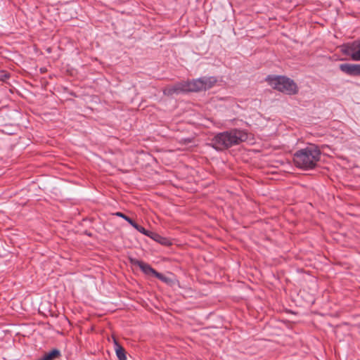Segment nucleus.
<instances>
[{
    "label": "nucleus",
    "mask_w": 360,
    "mask_h": 360,
    "mask_svg": "<svg viewBox=\"0 0 360 360\" xmlns=\"http://www.w3.org/2000/svg\"><path fill=\"white\" fill-rule=\"evenodd\" d=\"M248 138V134L245 131L233 129L217 134L212 139V145L215 149L222 150L245 141Z\"/></svg>",
    "instance_id": "1"
},
{
    "label": "nucleus",
    "mask_w": 360,
    "mask_h": 360,
    "mask_svg": "<svg viewBox=\"0 0 360 360\" xmlns=\"http://www.w3.org/2000/svg\"><path fill=\"white\" fill-rule=\"evenodd\" d=\"M321 151L314 145L297 151L293 158L295 165L302 169L314 168L320 160Z\"/></svg>",
    "instance_id": "2"
},
{
    "label": "nucleus",
    "mask_w": 360,
    "mask_h": 360,
    "mask_svg": "<svg viewBox=\"0 0 360 360\" xmlns=\"http://www.w3.org/2000/svg\"><path fill=\"white\" fill-rule=\"evenodd\" d=\"M266 80L274 89L288 95H295L298 92L296 83L284 76H268Z\"/></svg>",
    "instance_id": "3"
},
{
    "label": "nucleus",
    "mask_w": 360,
    "mask_h": 360,
    "mask_svg": "<svg viewBox=\"0 0 360 360\" xmlns=\"http://www.w3.org/2000/svg\"><path fill=\"white\" fill-rule=\"evenodd\" d=\"M341 51L354 61H360V41H355L341 46Z\"/></svg>",
    "instance_id": "4"
},
{
    "label": "nucleus",
    "mask_w": 360,
    "mask_h": 360,
    "mask_svg": "<svg viewBox=\"0 0 360 360\" xmlns=\"http://www.w3.org/2000/svg\"><path fill=\"white\" fill-rule=\"evenodd\" d=\"M340 70L351 76H360V64L343 63L339 66Z\"/></svg>",
    "instance_id": "5"
},
{
    "label": "nucleus",
    "mask_w": 360,
    "mask_h": 360,
    "mask_svg": "<svg viewBox=\"0 0 360 360\" xmlns=\"http://www.w3.org/2000/svg\"><path fill=\"white\" fill-rule=\"evenodd\" d=\"M129 261L132 265L139 266L141 269V271L146 275L154 276V274L156 272V271L153 268H152L150 265L141 260H139L135 258H130Z\"/></svg>",
    "instance_id": "6"
},
{
    "label": "nucleus",
    "mask_w": 360,
    "mask_h": 360,
    "mask_svg": "<svg viewBox=\"0 0 360 360\" xmlns=\"http://www.w3.org/2000/svg\"><path fill=\"white\" fill-rule=\"evenodd\" d=\"M184 91H202L201 80L200 78L189 82H182Z\"/></svg>",
    "instance_id": "7"
},
{
    "label": "nucleus",
    "mask_w": 360,
    "mask_h": 360,
    "mask_svg": "<svg viewBox=\"0 0 360 360\" xmlns=\"http://www.w3.org/2000/svg\"><path fill=\"white\" fill-rule=\"evenodd\" d=\"M184 92L183 83H178L173 86H167L163 90V93L167 96H172L174 94Z\"/></svg>",
    "instance_id": "8"
},
{
    "label": "nucleus",
    "mask_w": 360,
    "mask_h": 360,
    "mask_svg": "<svg viewBox=\"0 0 360 360\" xmlns=\"http://www.w3.org/2000/svg\"><path fill=\"white\" fill-rule=\"evenodd\" d=\"M202 89L207 90L212 88L217 82L214 77H200Z\"/></svg>",
    "instance_id": "9"
},
{
    "label": "nucleus",
    "mask_w": 360,
    "mask_h": 360,
    "mask_svg": "<svg viewBox=\"0 0 360 360\" xmlns=\"http://www.w3.org/2000/svg\"><path fill=\"white\" fill-rule=\"evenodd\" d=\"M115 351L119 360H127L126 352L124 349L114 339Z\"/></svg>",
    "instance_id": "10"
},
{
    "label": "nucleus",
    "mask_w": 360,
    "mask_h": 360,
    "mask_svg": "<svg viewBox=\"0 0 360 360\" xmlns=\"http://www.w3.org/2000/svg\"><path fill=\"white\" fill-rule=\"evenodd\" d=\"M60 351L55 349L51 352L46 353L41 359L38 360H53L60 356Z\"/></svg>",
    "instance_id": "11"
},
{
    "label": "nucleus",
    "mask_w": 360,
    "mask_h": 360,
    "mask_svg": "<svg viewBox=\"0 0 360 360\" xmlns=\"http://www.w3.org/2000/svg\"><path fill=\"white\" fill-rule=\"evenodd\" d=\"M131 225L134 229H136L138 231H139L140 233H143V235L149 236L150 238H153V236L151 235L152 232H150L149 231H147L143 227H142V226H139V224H137L136 223H135L134 221H133L132 224H131Z\"/></svg>",
    "instance_id": "12"
},
{
    "label": "nucleus",
    "mask_w": 360,
    "mask_h": 360,
    "mask_svg": "<svg viewBox=\"0 0 360 360\" xmlns=\"http://www.w3.org/2000/svg\"><path fill=\"white\" fill-rule=\"evenodd\" d=\"M154 276H155L156 278H158V279H160V281H162L165 283H169L170 281L169 278H167L163 274L158 273L157 271L154 274Z\"/></svg>",
    "instance_id": "13"
},
{
    "label": "nucleus",
    "mask_w": 360,
    "mask_h": 360,
    "mask_svg": "<svg viewBox=\"0 0 360 360\" xmlns=\"http://www.w3.org/2000/svg\"><path fill=\"white\" fill-rule=\"evenodd\" d=\"M115 215L117 216V217H122L123 218L124 220H126L129 224H132L133 222V220L131 219L129 217H128L127 216H126L125 214H124L122 212H117L116 213H115Z\"/></svg>",
    "instance_id": "14"
},
{
    "label": "nucleus",
    "mask_w": 360,
    "mask_h": 360,
    "mask_svg": "<svg viewBox=\"0 0 360 360\" xmlns=\"http://www.w3.org/2000/svg\"><path fill=\"white\" fill-rule=\"evenodd\" d=\"M8 78V75L6 72L0 73V80L4 81L5 79Z\"/></svg>",
    "instance_id": "15"
},
{
    "label": "nucleus",
    "mask_w": 360,
    "mask_h": 360,
    "mask_svg": "<svg viewBox=\"0 0 360 360\" xmlns=\"http://www.w3.org/2000/svg\"><path fill=\"white\" fill-rule=\"evenodd\" d=\"M151 235H152V236H153V238H153V239H154V240H156V241H158V242H159V240H160V239H162V238H161L159 235H158V234H156V233H152V234H151Z\"/></svg>",
    "instance_id": "16"
},
{
    "label": "nucleus",
    "mask_w": 360,
    "mask_h": 360,
    "mask_svg": "<svg viewBox=\"0 0 360 360\" xmlns=\"http://www.w3.org/2000/svg\"><path fill=\"white\" fill-rule=\"evenodd\" d=\"M165 240V238H162V239H160V240H159V243H162V244H163V243H165V242H164V240Z\"/></svg>",
    "instance_id": "17"
}]
</instances>
